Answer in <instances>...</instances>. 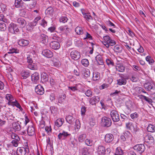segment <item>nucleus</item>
<instances>
[{"instance_id":"1","label":"nucleus","mask_w":155,"mask_h":155,"mask_svg":"<svg viewBox=\"0 0 155 155\" xmlns=\"http://www.w3.org/2000/svg\"><path fill=\"white\" fill-rule=\"evenodd\" d=\"M103 38L104 41L103 42V43L107 48H109L110 46L114 45L116 44V41L114 40L111 39L109 36H104Z\"/></svg>"},{"instance_id":"2","label":"nucleus","mask_w":155,"mask_h":155,"mask_svg":"<svg viewBox=\"0 0 155 155\" xmlns=\"http://www.w3.org/2000/svg\"><path fill=\"white\" fill-rule=\"evenodd\" d=\"M29 152L28 146L27 143L24 147H18L16 151L17 155H25L26 153Z\"/></svg>"},{"instance_id":"3","label":"nucleus","mask_w":155,"mask_h":155,"mask_svg":"<svg viewBox=\"0 0 155 155\" xmlns=\"http://www.w3.org/2000/svg\"><path fill=\"white\" fill-rule=\"evenodd\" d=\"M110 115L113 122H117L119 121V115L117 111L114 110H111Z\"/></svg>"},{"instance_id":"4","label":"nucleus","mask_w":155,"mask_h":155,"mask_svg":"<svg viewBox=\"0 0 155 155\" xmlns=\"http://www.w3.org/2000/svg\"><path fill=\"white\" fill-rule=\"evenodd\" d=\"M8 31L12 34L15 33L19 31V29L16 24L13 23H10L8 26Z\"/></svg>"},{"instance_id":"5","label":"nucleus","mask_w":155,"mask_h":155,"mask_svg":"<svg viewBox=\"0 0 155 155\" xmlns=\"http://www.w3.org/2000/svg\"><path fill=\"white\" fill-rule=\"evenodd\" d=\"M133 148L135 150L140 154L144 152L145 149V146L143 144L136 145Z\"/></svg>"},{"instance_id":"6","label":"nucleus","mask_w":155,"mask_h":155,"mask_svg":"<svg viewBox=\"0 0 155 155\" xmlns=\"http://www.w3.org/2000/svg\"><path fill=\"white\" fill-rule=\"evenodd\" d=\"M102 125L104 127H109L111 124V120L109 117H104L101 119Z\"/></svg>"},{"instance_id":"7","label":"nucleus","mask_w":155,"mask_h":155,"mask_svg":"<svg viewBox=\"0 0 155 155\" xmlns=\"http://www.w3.org/2000/svg\"><path fill=\"white\" fill-rule=\"evenodd\" d=\"M38 39L41 42L45 44H46L48 42V36L44 34H40L38 35Z\"/></svg>"},{"instance_id":"8","label":"nucleus","mask_w":155,"mask_h":155,"mask_svg":"<svg viewBox=\"0 0 155 155\" xmlns=\"http://www.w3.org/2000/svg\"><path fill=\"white\" fill-rule=\"evenodd\" d=\"M70 55L72 59L74 60H77L81 57L80 53L77 51H73L70 53Z\"/></svg>"},{"instance_id":"9","label":"nucleus","mask_w":155,"mask_h":155,"mask_svg":"<svg viewBox=\"0 0 155 155\" xmlns=\"http://www.w3.org/2000/svg\"><path fill=\"white\" fill-rule=\"evenodd\" d=\"M31 81L33 83L37 84L39 82L40 77L38 73L35 72L31 75Z\"/></svg>"},{"instance_id":"10","label":"nucleus","mask_w":155,"mask_h":155,"mask_svg":"<svg viewBox=\"0 0 155 155\" xmlns=\"http://www.w3.org/2000/svg\"><path fill=\"white\" fill-rule=\"evenodd\" d=\"M37 57L36 54H33L31 53L27 56V62L28 64L31 63L35 60L36 58Z\"/></svg>"},{"instance_id":"11","label":"nucleus","mask_w":155,"mask_h":155,"mask_svg":"<svg viewBox=\"0 0 155 155\" xmlns=\"http://www.w3.org/2000/svg\"><path fill=\"white\" fill-rule=\"evenodd\" d=\"M42 54L43 56L48 58H51L53 56L52 52L48 49L43 50L42 52Z\"/></svg>"},{"instance_id":"12","label":"nucleus","mask_w":155,"mask_h":155,"mask_svg":"<svg viewBox=\"0 0 155 155\" xmlns=\"http://www.w3.org/2000/svg\"><path fill=\"white\" fill-rule=\"evenodd\" d=\"M7 104L9 105H11L13 107H16L19 109L21 111H22L23 110L20 104L16 99H15L14 101H13L12 102H8Z\"/></svg>"},{"instance_id":"13","label":"nucleus","mask_w":155,"mask_h":155,"mask_svg":"<svg viewBox=\"0 0 155 155\" xmlns=\"http://www.w3.org/2000/svg\"><path fill=\"white\" fill-rule=\"evenodd\" d=\"M35 91L38 94L41 95H42L44 93L43 87L40 84H38L35 86Z\"/></svg>"},{"instance_id":"14","label":"nucleus","mask_w":155,"mask_h":155,"mask_svg":"<svg viewBox=\"0 0 155 155\" xmlns=\"http://www.w3.org/2000/svg\"><path fill=\"white\" fill-rule=\"evenodd\" d=\"M50 47L52 49L57 50L60 47L59 43L57 41H52L50 44Z\"/></svg>"},{"instance_id":"15","label":"nucleus","mask_w":155,"mask_h":155,"mask_svg":"<svg viewBox=\"0 0 155 155\" xmlns=\"http://www.w3.org/2000/svg\"><path fill=\"white\" fill-rule=\"evenodd\" d=\"M106 150L105 147L102 145H99L97 147V152L99 155H104L106 153Z\"/></svg>"},{"instance_id":"16","label":"nucleus","mask_w":155,"mask_h":155,"mask_svg":"<svg viewBox=\"0 0 155 155\" xmlns=\"http://www.w3.org/2000/svg\"><path fill=\"white\" fill-rule=\"evenodd\" d=\"M100 97L95 96L93 97L90 99L89 102L92 105H95L96 104L98 103L100 101Z\"/></svg>"},{"instance_id":"17","label":"nucleus","mask_w":155,"mask_h":155,"mask_svg":"<svg viewBox=\"0 0 155 155\" xmlns=\"http://www.w3.org/2000/svg\"><path fill=\"white\" fill-rule=\"evenodd\" d=\"M105 142L107 143L111 142L114 139V136L111 134H107L105 136Z\"/></svg>"},{"instance_id":"18","label":"nucleus","mask_w":155,"mask_h":155,"mask_svg":"<svg viewBox=\"0 0 155 155\" xmlns=\"http://www.w3.org/2000/svg\"><path fill=\"white\" fill-rule=\"evenodd\" d=\"M27 133L29 136H32L35 133V129L33 125L29 126L27 129Z\"/></svg>"},{"instance_id":"19","label":"nucleus","mask_w":155,"mask_h":155,"mask_svg":"<svg viewBox=\"0 0 155 155\" xmlns=\"http://www.w3.org/2000/svg\"><path fill=\"white\" fill-rule=\"evenodd\" d=\"M70 134L64 131H63L62 133H60L58 135V137L59 140L64 139L65 138L70 135Z\"/></svg>"},{"instance_id":"20","label":"nucleus","mask_w":155,"mask_h":155,"mask_svg":"<svg viewBox=\"0 0 155 155\" xmlns=\"http://www.w3.org/2000/svg\"><path fill=\"white\" fill-rule=\"evenodd\" d=\"M115 68L117 71L123 72L125 71V67L123 64H118L116 65Z\"/></svg>"},{"instance_id":"21","label":"nucleus","mask_w":155,"mask_h":155,"mask_svg":"<svg viewBox=\"0 0 155 155\" xmlns=\"http://www.w3.org/2000/svg\"><path fill=\"white\" fill-rule=\"evenodd\" d=\"M120 78L117 80V84L119 85H125L127 83V81L125 78L123 76L120 77Z\"/></svg>"},{"instance_id":"22","label":"nucleus","mask_w":155,"mask_h":155,"mask_svg":"<svg viewBox=\"0 0 155 155\" xmlns=\"http://www.w3.org/2000/svg\"><path fill=\"white\" fill-rule=\"evenodd\" d=\"M18 43L20 46H25L28 45L29 44V41L28 40L21 39L19 40L18 41Z\"/></svg>"},{"instance_id":"23","label":"nucleus","mask_w":155,"mask_h":155,"mask_svg":"<svg viewBox=\"0 0 155 155\" xmlns=\"http://www.w3.org/2000/svg\"><path fill=\"white\" fill-rule=\"evenodd\" d=\"M30 75V74L28 71L23 70L21 73V78L22 79H25Z\"/></svg>"},{"instance_id":"24","label":"nucleus","mask_w":155,"mask_h":155,"mask_svg":"<svg viewBox=\"0 0 155 155\" xmlns=\"http://www.w3.org/2000/svg\"><path fill=\"white\" fill-rule=\"evenodd\" d=\"M64 120L63 118H58L55 121V126L58 127H60L64 123Z\"/></svg>"},{"instance_id":"25","label":"nucleus","mask_w":155,"mask_h":155,"mask_svg":"<svg viewBox=\"0 0 155 155\" xmlns=\"http://www.w3.org/2000/svg\"><path fill=\"white\" fill-rule=\"evenodd\" d=\"M75 31L76 34L79 35H82L85 32L84 31L83 28L79 26H77L75 28Z\"/></svg>"},{"instance_id":"26","label":"nucleus","mask_w":155,"mask_h":155,"mask_svg":"<svg viewBox=\"0 0 155 155\" xmlns=\"http://www.w3.org/2000/svg\"><path fill=\"white\" fill-rule=\"evenodd\" d=\"M48 80V77L47 74L45 72H43L41 74V81L43 83H44Z\"/></svg>"},{"instance_id":"27","label":"nucleus","mask_w":155,"mask_h":155,"mask_svg":"<svg viewBox=\"0 0 155 155\" xmlns=\"http://www.w3.org/2000/svg\"><path fill=\"white\" fill-rule=\"evenodd\" d=\"M19 52V50L16 48L15 47H11L9 48L8 53L9 54H12L14 53H18Z\"/></svg>"},{"instance_id":"28","label":"nucleus","mask_w":155,"mask_h":155,"mask_svg":"<svg viewBox=\"0 0 155 155\" xmlns=\"http://www.w3.org/2000/svg\"><path fill=\"white\" fill-rule=\"evenodd\" d=\"M19 122L18 121L17 122H14L12 124L13 128L17 130H20L21 129V126Z\"/></svg>"},{"instance_id":"29","label":"nucleus","mask_w":155,"mask_h":155,"mask_svg":"<svg viewBox=\"0 0 155 155\" xmlns=\"http://www.w3.org/2000/svg\"><path fill=\"white\" fill-rule=\"evenodd\" d=\"M125 137L128 140L131 141L132 139V136L131 134L129 131H125L124 133Z\"/></svg>"},{"instance_id":"30","label":"nucleus","mask_w":155,"mask_h":155,"mask_svg":"<svg viewBox=\"0 0 155 155\" xmlns=\"http://www.w3.org/2000/svg\"><path fill=\"white\" fill-rule=\"evenodd\" d=\"M95 59L99 65H103L104 64L102 57L101 55H97L95 57Z\"/></svg>"},{"instance_id":"31","label":"nucleus","mask_w":155,"mask_h":155,"mask_svg":"<svg viewBox=\"0 0 155 155\" xmlns=\"http://www.w3.org/2000/svg\"><path fill=\"white\" fill-rule=\"evenodd\" d=\"M66 97V95L64 94L60 95L58 98V103L60 104L63 103L65 101Z\"/></svg>"},{"instance_id":"32","label":"nucleus","mask_w":155,"mask_h":155,"mask_svg":"<svg viewBox=\"0 0 155 155\" xmlns=\"http://www.w3.org/2000/svg\"><path fill=\"white\" fill-rule=\"evenodd\" d=\"M100 77V74L99 73L96 71L93 72L92 79L94 81H97L98 80Z\"/></svg>"},{"instance_id":"33","label":"nucleus","mask_w":155,"mask_h":155,"mask_svg":"<svg viewBox=\"0 0 155 155\" xmlns=\"http://www.w3.org/2000/svg\"><path fill=\"white\" fill-rule=\"evenodd\" d=\"M146 61L150 65H153L154 63V60L151 58V57L150 55H148L146 57Z\"/></svg>"},{"instance_id":"34","label":"nucleus","mask_w":155,"mask_h":155,"mask_svg":"<svg viewBox=\"0 0 155 155\" xmlns=\"http://www.w3.org/2000/svg\"><path fill=\"white\" fill-rule=\"evenodd\" d=\"M28 67L30 69L33 70H37L38 68L36 64L33 63V62L28 64Z\"/></svg>"},{"instance_id":"35","label":"nucleus","mask_w":155,"mask_h":155,"mask_svg":"<svg viewBox=\"0 0 155 155\" xmlns=\"http://www.w3.org/2000/svg\"><path fill=\"white\" fill-rule=\"evenodd\" d=\"M17 22L23 27L25 26L26 24L25 20L22 18H19L17 20Z\"/></svg>"},{"instance_id":"36","label":"nucleus","mask_w":155,"mask_h":155,"mask_svg":"<svg viewBox=\"0 0 155 155\" xmlns=\"http://www.w3.org/2000/svg\"><path fill=\"white\" fill-rule=\"evenodd\" d=\"M53 12V9L51 7L48 8L45 11V13L47 15H52Z\"/></svg>"},{"instance_id":"37","label":"nucleus","mask_w":155,"mask_h":155,"mask_svg":"<svg viewBox=\"0 0 155 155\" xmlns=\"http://www.w3.org/2000/svg\"><path fill=\"white\" fill-rule=\"evenodd\" d=\"M148 132L153 133L155 131V126L152 124H149L147 127Z\"/></svg>"},{"instance_id":"38","label":"nucleus","mask_w":155,"mask_h":155,"mask_svg":"<svg viewBox=\"0 0 155 155\" xmlns=\"http://www.w3.org/2000/svg\"><path fill=\"white\" fill-rule=\"evenodd\" d=\"M67 122L71 124H72L74 120V118L71 116L69 115L66 117Z\"/></svg>"},{"instance_id":"39","label":"nucleus","mask_w":155,"mask_h":155,"mask_svg":"<svg viewBox=\"0 0 155 155\" xmlns=\"http://www.w3.org/2000/svg\"><path fill=\"white\" fill-rule=\"evenodd\" d=\"M86 137V135L85 134H80L78 137V140L79 142H82Z\"/></svg>"},{"instance_id":"40","label":"nucleus","mask_w":155,"mask_h":155,"mask_svg":"<svg viewBox=\"0 0 155 155\" xmlns=\"http://www.w3.org/2000/svg\"><path fill=\"white\" fill-rule=\"evenodd\" d=\"M81 128V123L80 121L77 119L76 120L75 124V130L78 131Z\"/></svg>"},{"instance_id":"41","label":"nucleus","mask_w":155,"mask_h":155,"mask_svg":"<svg viewBox=\"0 0 155 155\" xmlns=\"http://www.w3.org/2000/svg\"><path fill=\"white\" fill-rule=\"evenodd\" d=\"M23 3L21 0H15V5L16 8H20L22 7Z\"/></svg>"},{"instance_id":"42","label":"nucleus","mask_w":155,"mask_h":155,"mask_svg":"<svg viewBox=\"0 0 155 155\" xmlns=\"http://www.w3.org/2000/svg\"><path fill=\"white\" fill-rule=\"evenodd\" d=\"M123 151L120 147H118L116 148L115 155H123Z\"/></svg>"},{"instance_id":"43","label":"nucleus","mask_w":155,"mask_h":155,"mask_svg":"<svg viewBox=\"0 0 155 155\" xmlns=\"http://www.w3.org/2000/svg\"><path fill=\"white\" fill-rule=\"evenodd\" d=\"M83 74L85 77L88 78L90 76V72L88 69H86L83 71Z\"/></svg>"},{"instance_id":"44","label":"nucleus","mask_w":155,"mask_h":155,"mask_svg":"<svg viewBox=\"0 0 155 155\" xmlns=\"http://www.w3.org/2000/svg\"><path fill=\"white\" fill-rule=\"evenodd\" d=\"M85 144L88 146H91L93 144L92 140L89 139H87L85 141Z\"/></svg>"},{"instance_id":"45","label":"nucleus","mask_w":155,"mask_h":155,"mask_svg":"<svg viewBox=\"0 0 155 155\" xmlns=\"http://www.w3.org/2000/svg\"><path fill=\"white\" fill-rule=\"evenodd\" d=\"M84 34L85 35V37L84 38H83V39L84 40H85L86 39L92 40L93 39L92 36L88 32H85Z\"/></svg>"},{"instance_id":"46","label":"nucleus","mask_w":155,"mask_h":155,"mask_svg":"<svg viewBox=\"0 0 155 155\" xmlns=\"http://www.w3.org/2000/svg\"><path fill=\"white\" fill-rule=\"evenodd\" d=\"M5 98L8 101V102H12L15 100L12 95L9 94H6Z\"/></svg>"},{"instance_id":"47","label":"nucleus","mask_w":155,"mask_h":155,"mask_svg":"<svg viewBox=\"0 0 155 155\" xmlns=\"http://www.w3.org/2000/svg\"><path fill=\"white\" fill-rule=\"evenodd\" d=\"M81 63L82 65L85 67H87L89 64V61L87 59H83L81 60Z\"/></svg>"},{"instance_id":"48","label":"nucleus","mask_w":155,"mask_h":155,"mask_svg":"<svg viewBox=\"0 0 155 155\" xmlns=\"http://www.w3.org/2000/svg\"><path fill=\"white\" fill-rule=\"evenodd\" d=\"M67 29V27L66 26H61L59 27L58 28V30L60 32H65Z\"/></svg>"},{"instance_id":"49","label":"nucleus","mask_w":155,"mask_h":155,"mask_svg":"<svg viewBox=\"0 0 155 155\" xmlns=\"http://www.w3.org/2000/svg\"><path fill=\"white\" fill-rule=\"evenodd\" d=\"M36 22H35L34 21H33L30 22L28 24V26L29 27V29L31 30L34 28L35 26L37 25Z\"/></svg>"},{"instance_id":"50","label":"nucleus","mask_w":155,"mask_h":155,"mask_svg":"<svg viewBox=\"0 0 155 155\" xmlns=\"http://www.w3.org/2000/svg\"><path fill=\"white\" fill-rule=\"evenodd\" d=\"M140 96L142 97V98H143L149 104H151L152 102V100L149 97L143 95H141Z\"/></svg>"},{"instance_id":"51","label":"nucleus","mask_w":155,"mask_h":155,"mask_svg":"<svg viewBox=\"0 0 155 155\" xmlns=\"http://www.w3.org/2000/svg\"><path fill=\"white\" fill-rule=\"evenodd\" d=\"M129 130L133 133H136L137 131V128L136 124H133Z\"/></svg>"},{"instance_id":"52","label":"nucleus","mask_w":155,"mask_h":155,"mask_svg":"<svg viewBox=\"0 0 155 155\" xmlns=\"http://www.w3.org/2000/svg\"><path fill=\"white\" fill-rule=\"evenodd\" d=\"M6 28V25L3 22L0 23V31H4Z\"/></svg>"},{"instance_id":"53","label":"nucleus","mask_w":155,"mask_h":155,"mask_svg":"<svg viewBox=\"0 0 155 155\" xmlns=\"http://www.w3.org/2000/svg\"><path fill=\"white\" fill-rule=\"evenodd\" d=\"M0 21L6 23H7L8 21V20L4 17L2 14L0 15Z\"/></svg>"},{"instance_id":"54","label":"nucleus","mask_w":155,"mask_h":155,"mask_svg":"<svg viewBox=\"0 0 155 155\" xmlns=\"http://www.w3.org/2000/svg\"><path fill=\"white\" fill-rule=\"evenodd\" d=\"M51 112L53 114H55L57 111V108L54 106H51L50 107Z\"/></svg>"},{"instance_id":"55","label":"nucleus","mask_w":155,"mask_h":155,"mask_svg":"<svg viewBox=\"0 0 155 155\" xmlns=\"http://www.w3.org/2000/svg\"><path fill=\"white\" fill-rule=\"evenodd\" d=\"M52 61L54 66L56 67L58 66L59 62L58 59L56 58H54Z\"/></svg>"},{"instance_id":"56","label":"nucleus","mask_w":155,"mask_h":155,"mask_svg":"<svg viewBox=\"0 0 155 155\" xmlns=\"http://www.w3.org/2000/svg\"><path fill=\"white\" fill-rule=\"evenodd\" d=\"M106 61L107 64L109 66H114V63L112 60L107 59H106Z\"/></svg>"},{"instance_id":"57","label":"nucleus","mask_w":155,"mask_h":155,"mask_svg":"<svg viewBox=\"0 0 155 155\" xmlns=\"http://www.w3.org/2000/svg\"><path fill=\"white\" fill-rule=\"evenodd\" d=\"M68 18L66 16H61L59 19L60 22L65 23L68 20Z\"/></svg>"},{"instance_id":"58","label":"nucleus","mask_w":155,"mask_h":155,"mask_svg":"<svg viewBox=\"0 0 155 155\" xmlns=\"http://www.w3.org/2000/svg\"><path fill=\"white\" fill-rule=\"evenodd\" d=\"M138 114L136 112H135L130 114V117L131 119L134 120L135 119L137 118L138 117Z\"/></svg>"},{"instance_id":"59","label":"nucleus","mask_w":155,"mask_h":155,"mask_svg":"<svg viewBox=\"0 0 155 155\" xmlns=\"http://www.w3.org/2000/svg\"><path fill=\"white\" fill-rule=\"evenodd\" d=\"M12 138L14 139V140H19L20 138L15 133H12L11 135Z\"/></svg>"},{"instance_id":"60","label":"nucleus","mask_w":155,"mask_h":155,"mask_svg":"<svg viewBox=\"0 0 155 155\" xmlns=\"http://www.w3.org/2000/svg\"><path fill=\"white\" fill-rule=\"evenodd\" d=\"M84 18L87 20L88 21H89L90 20H93V18L91 15L87 14L84 15Z\"/></svg>"},{"instance_id":"61","label":"nucleus","mask_w":155,"mask_h":155,"mask_svg":"<svg viewBox=\"0 0 155 155\" xmlns=\"http://www.w3.org/2000/svg\"><path fill=\"white\" fill-rule=\"evenodd\" d=\"M82 155H87L88 154V150L86 148H83L81 151Z\"/></svg>"},{"instance_id":"62","label":"nucleus","mask_w":155,"mask_h":155,"mask_svg":"<svg viewBox=\"0 0 155 155\" xmlns=\"http://www.w3.org/2000/svg\"><path fill=\"white\" fill-rule=\"evenodd\" d=\"M85 94L87 96L90 97L92 95L91 91L90 90H87L85 93Z\"/></svg>"},{"instance_id":"63","label":"nucleus","mask_w":155,"mask_h":155,"mask_svg":"<svg viewBox=\"0 0 155 155\" xmlns=\"http://www.w3.org/2000/svg\"><path fill=\"white\" fill-rule=\"evenodd\" d=\"M130 80L133 82H137L138 81V78L136 76L134 75L132 76L130 78Z\"/></svg>"},{"instance_id":"64","label":"nucleus","mask_w":155,"mask_h":155,"mask_svg":"<svg viewBox=\"0 0 155 155\" xmlns=\"http://www.w3.org/2000/svg\"><path fill=\"white\" fill-rule=\"evenodd\" d=\"M0 7L2 11L4 12L7 10L6 6L5 5L3 4H1L0 5Z\"/></svg>"}]
</instances>
